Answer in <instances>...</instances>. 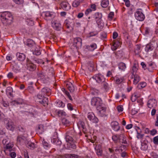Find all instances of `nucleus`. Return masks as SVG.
<instances>
[{
	"label": "nucleus",
	"instance_id": "a211bd4d",
	"mask_svg": "<svg viewBox=\"0 0 158 158\" xmlns=\"http://www.w3.org/2000/svg\"><path fill=\"white\" fill-rule=\"evenodd\" d=\"M26 140V138L22 135H19L17 139V143L20 144L24 143Z\"/></svg>",
	"mask_w": 158,
	"mask_h": 158
},
{
	"label": "nucleus",
	"instance_id": "4d7b16f0",
	"mask_svg": "<svg viewBox=\"0 0 158 158\" xmlns=\"http://www.w3.org/2000/svg\"><path fill=\"white\" fill-rule=\"evenodd\" d=\"M114 15V13L113 12H110L108 15V18L110 20H111L113 18Z\"/></svg>",
	"mask_w": 158,
	"mask_h": 158
},
{
	"label": "nucleus",
	"instance_id": "603ef678",
	"mask_svg": "<svg viewBox=\"0 0 158 158\" xmlns=\"http://www.w3.org/2000/svg\"><path fill=\"white\" fill-rule=\"evenodd\" d=\"M62 122L63 124L64 125H67L69 124V122L65 118H63L62 120Z\"/></svg>",
	"mask_w": 158,
	"mask_h": 158
},
{
	"label": "nucleus",
	"instance_id": "f8f14e48",
	"mask_svg": "<svg viewBox=\"0 0 158 158\" xmlns=\"http://www.w3.org/2000/svg\"><path fill=\"white\" fill-rule=\"evenodd\" d=\"M98 111V114L101 116H103L105 115L106 114V108L105 107L100 106H98L97 108Z\"/></svg>",
	"mask_w": 158,
	"mask_h": 158
},
{
	"label": "nucleus",
	"instance_id": "e433bc0d",
	"mask_svg": "<svg viewBox=\"0 0 158 158\" xmlns=\"http://www.w3.org/2000/svg\"><path fill=\"white\" fill-rule=\"evenodd\" d=\"M87 48L90 51H93L97 48V45L95 44H94L87 47Z\"/></svg>",
	"mask_w": 158,
	"mask_h": 158
},
{
	"label": "nucleus",
	"instance_id": "c85d7f7f",
	"mask_svg": "<svg viewBox=\"0 0 158 158\" xmlns=\"http://www.w3.org/2000/svg\"><path fill=\"white\" fill-rule=\"evenodd\" d=\"M134 80L133 81L134 84H136L140 81V78L139 76L137 74H134Z\"/></svg>",
	"mask_w": 158,
	"mask_h": 158
},
{
	"label": "nucleus",
	"instance_id": "a878e982",
	"mask_svg": "<svg viewBox=\"0 0 158 158\" xmlns=\"http://www.w3.org/2000/svg\"><path fill=\"white\" fill-rule=\"evenodd\" d=\"M27 45L30 48L35 47V44L33 40L31 39H28L27 40Z\"/></svg>",
	"mask_w": 158,
	"mask_h": 158
},
{
	"label": "nucleus",
	"instance_id": "b1692460",
	"mask_svg": "<svg viewBox=\"0 0 158 158\" xmlns=\"http://www.w3.org/2000/svg\"><path fill=\"white\" fill-rule=\"evenodd\" d=\"M120 143L124 144H127V142L126 140V138L123 135H121L119 136V139L118 142Z\"/></svg>",
	"mask_w": 158,
	"mask_h": 158
},
{
	"label": "nucleus",
	"instance_id": "9b49d317",
	"mask_svg": "<svg viewBox=\"0 0 158 158\" xmlns=\"http://www.w3.org/2000/svg\"><path fill=\"white\" fill-rule=\"evenodd\" d=\"M52 27L55 30L60 31L62 28V26L60 22L56 20L52 22Z\"/></svg>",
	"mask_w": 158,
	"mask_h": 158
},
{
	"label": "nucleus",
	"instance_id": "f704fd0d",
	"mask_svg": "<svg viewBox=\"0 0 158 158\" xmlns=\"http://www.w3.org/2000/svg\"><path fill=\"white\" fill-rule=\"evenodd\" d=\"M141 129H136L138 135L137 137L138 139L142 138L143 136V134L142 133Z\"/></svg>",
	"mask_w": 158,
	"mask_h": 158
},
{
	"label": "nucleus",
	"instance_id": "20e7f679",
	"mask_svg": "<svg viewBox=\"0 0 158 158\" xmlns=\"http://www.w3.org/2000/svg\"><path fill=\"white\" fill-rule=\"evenodd\" d=\"M135 19L139 21H143L144 18V15L142 12L141 9H138L135 14Z\"/></svg>",
	"mask_w": 158,
	"mask_h": 158
},
{
	"label": "nucleus",
	"instance_id": "79ce46f5",
	"mask_svg": "<svg viewBox=\"0 0 158 158\" xmlns=\"http://www.w3.org/2000/svg\"><path fill=\"white\" fill-rule=\"evenodd\" d=\"M118 134L115 135H113L112 137V139L113 141L115 143H117L118 142V140L119 139V136H117Z\"/></svg>",
	"mask_w": 158,
	"mask_h": 158
},
{
	"label": "nucleus",
	"instance_id": "5701e85b",
	"mask_svg": "<svg viewBox=\"0 0 158 158\" xmlns=\"http://www.w3.org/2000/svg\"><path fill=\"white\" fill-rule=\"evenodd\" d=\"M95 148L97 151L96 153L97 155L98 156H101L102 151L101 149V146L100 145H97L96 146Z\"/></svg>",
	"mask_w": 158,
	"mask_h": 158
},
{
	"label": "nucleus",
	"instance_id": "09e8293b",
	"mask_svg": "<svg viewBox=\"0 0 158 158\" xmlns=\"http://www.w3.org/2000/svg\"><path fill=\"white\" fill-rule=\"evenodd\" d=\"M138 70V68L136 66V64H134V66L132 68V75L134 74V73H135L136 72H137Z\"/></svg>",
	"mask_w": 158,
	"mask_h": 158
},
{
	"label": "nucleus",
	"instance_id": "e2e57ef3",
	"mask_svg": "<svg viewBox=\"0 0 158 158\" xmlns=\"http://www.w3.org/2000/svg\"><path fill=\"white\" fill-rule=\"evenodd\" d=\"M76 155L74 154H66L65 155V156L66 158L70 157V158L71 157H75Z\"/></svg>",
	"mask_w": 158,
	"mask_h": 158
},
{
	"label": "nucleus",
	"instance_id": "6ab92c4d",
	"mask_svg": "<svg viewBox=\"0 0 158 158\" xmlns=\"http://www.w3.org/2000/svg\"><path fill=\"white\" fill-rule=\"evenodd\" d=\"M102 17V15L101 13L97 12L95 14L94 18L98 24L100 22Z\"/></svg>",
	"mask_w": 158,
	"mask_h": 158
},
{
	"label": "nucleus",
	"instance_id": "13d9d810",
	"mask_svg": "<svg viewBox=\"0 0 158 158\" xmlns=\"http://www.w3.org/2000/svg\"><path fill=\"white\" fill-rule=\"evenodd\" d=\"M16 4H20L22 3L23 2V0H13Z\"/></svg>",
	"mask_w": 158,
	"mask_h": 158
},
{
	"label": "nucleus",
	"instance_id": "c756f323",
	"mask_svg": "<svg viewBox=\"0 0 158 158\" xmlns=\"http://www.w3.org/2000/svg\"><path fill=\"white\" fill-rule=\"evenodd\" d=\"M6 128H14L15 126L14 124L11 121H8L6 123Z\"/></svg>",
	"mask_w": 158,
	"mask_h": 158
},
{
	"label": "nucleus",
	"instance_id": "864d4df0",
	"mask_svg": "<svg viewBox=\"0 0 158 158\" xmlns=\"http://www.w3.org/2000/svg\"><path fill=\"white\" fill-rule=\"evenodd\" d=\"M43 144L44 146L45 147V148H48L50 147V145L48 142H46L44 139L43 141Z\"/></svg>",
	"mask_w": 158,
	"mask_h": 158
},
{
	"label": "nucleus",
	"instance_id": "49530a36",
	"mask_svg": "<svg viewBox=\"0 0 158 158\" xmlns=\"http://www.w3.org/2000/svg\"><path fill=\"white\" fill-rule=\"evenodd\" d=\"M153 64L152 63H150L148 64V67L147 69L150 72H152V69L153 67L152 66Z\"/></svg>",
	"mask_w": 158,
	"mask_h": 158
},
{
	"label": "nucleus",
	"instance_id": "473e14b6",
	"mask_svg": "<svg viewBox=\"0 0 158 158\" xmlns=\"http://www.w3.org/2000/svg\"><path fill=\"white\" fill-rule=\"evenodd\" d=\"M33 51V54L36 55H39L41 54V52L40 48L39 47L36 48L34 50L32 49Z\"/></svg>",
	"mask_w": 158,
	"mask_h": 158
},
{
	"label": "nucleus",
	"instance_id": "bb28decb",
	"mask_svg": "<svg viewBox=\"0 0 158 158\" xmlns=\"http://www.w3.org/2000/svg\"><path fill=\"white\" fill-rule=\"evenodd\" d=\"M114 80L116 84H120L123 81L124 78L123 77H114Z\"/></svg>",
	"mask_w": 158,
	"mask_h": 158
},
{
	"label": "nucleus",
	"instance_id": "bf43d9fd",
	"mask_svg": "<svg viewBox=\"0 0 158 158\" xmlns=\"http://www.w3.org/2000/svg\"><path fill=\"white\" fill-rule=\"evenodd\" d=\"M156 131L155 129H153L151 131H150V133L152 135H155L156 133Z\"/></svg>",
	"mask_w": 158,
	"mask_h": 158
},
{
	"label": "nucleus",
	"instance_id": "1a4fd4ad",
	"mask_svg": "<svg viewBox=\"0 0 158 158\" xmlns=\"http://www.w3.org/2000/svg\"><path fill=\"white\" fill-rule=\"evenodd\" d=\"M81 45L82 40L80 38H76L74 39L73 46L76 49L81 47Z\"/></svg>",
	"mask_w": 158,
	"mask_h": 158
},
{
	"label": "nucleus",
	"instance_id": "7ed1b4c3",
	"mask_svg": "<svg viewBox=\"0 0 158 158\" xmlns=\"http://www.w3.org/2000/svg\"><path fill=\"white\" fill-rule=\"evenodd\" d=\"M74 23L75 20L73 19L69 18L65 21L64 23L65 24L67 28L71 30L73 29Z\"/></svg>",
	"mask_w": 158,
	"mask_h": 158
},
{
	"label": "nucleus",
	"instance_id": "3c124183",
	"mask_svg": "<svg viewBox=\"0 0 158 158\" xmlns=\"http://www.w3.org/2000/svg\"><path fill=\"white\" fill-rule=\"evenodd\" d=\"M9 139L7 137L4 138L2 141V143L3 144L5 145L7 143H9Z\"/></svg>",
	"mask_w": 158,
	"mask_h": 158
},
{
	"label": "nucleus",
	"instance_id": "aec40b11",
	"mask_svg": "<svg viewBox=\"0 0 158 158\" xmlns=\"http://www.w3.org/2000/svg\"><path fill=\"white\" fill-rule=\"evenodd\" d=\"M61 6L62 8L64 10H68L70 8V5L66 2H62L61 4Z\"/></svg>",
	"mask_w": 158,
	"mask_h": 158
},
{
	"label": "nucleus",
	"instance_id": "f03ea898",
	"mask_svg": "<svg viewBox=\"0 0 158 158\" xmlns=\"http://www.w3.org/2000/svg\"><path fill=\"white\" fill-rule=\"evenodd\" d=\"M1 17L2 22L6 24H10L13 19L11 14L8 12L2 13L1 15Z\"/></svg>",
	"mask_w": 158,
	"mask_h": 158
},
{
	"label": "nucleus",
	"instance_id": "de8ad7c7",
	"mask_svg": "<svg viewBox=\"0 0 158 158\" xmlns=\"http://www.w3.org/2000/svg\"><path fill=\"white\" fill-rule=\"evenodd\" d=\"M34 60L35 62L37 63L38 64L42 63L43 64H44V62L41 59L35 58Z\"/></svg>",
	"mask_w": 158,
	"mask_h": 158
},
{
	"label": "nucleus",
	"instance_id": "2f4dec72",
	"mask_svg": "<svg viewBox=\"0 0 158 158\" xmlns=\"http://www.w3.org/2000/svg\"><path fill=\"white\" fill-rule=\"evenodd\" d=\"M111 127L114 128H119L120 127L117 121H113L111 123Z\"/></svg>",
	"mask_w": 158,
	"mask_h": 158
},
{
	"label": "nucleus",
	"instance_id": "37998d69",
	"mask_svg": "<svg viewBox=\"0 0 158 158\" xmlns=\"http://www.w3.org/2000/svg\"><path fill=\"white\" fill-rule=\"evenodd\" d=\"M118 67L119 69L124 70L126 68V65L123 63H120L118 65Z\"/></svg>",
	"mask_w": 158,
	"mask_h": 158
},
{
	"label": "nucleus",
	"instance_id": "ddd939ff",
	"mask_svg": "<svg viewBox=\"0 0 158 158\" xmlns=\"http://www.w3.org/2000/svg\"><path fill=\"white\" fill-rule=\"evenodd\" d=\"M147 106L150 108H155L157 106V102L155 99H151L148 101Z\"/></svg>",
	"mask_w": 158,
	"mask_h": 158
},
{
	"label": "nucleus",
	"instance_id": "4be33fe9",
	"mask_svg": "<svg viewBox=\"0 0 158 158\" xmlns=\"http://www.w3.org/2000/svg\"><path fill=\"white\" fill-rule=\"evenodd\" d=\"M148 142L147 140H144L141 143V149L142 150L145 151L147 150L148 148Z\"/></svg>",
	"mask_w": 158,
	"mask_h": 158
},
{
	"label": "nucleus",
	"instance_id": "58836bf2",
	"mask_svg": "<svg viewBox=\"0 0 158 158\" xmlns=\"http://www.w3.org/2000/svg\"><path fill=\"white\" fill-rule=\"evenodd\" d=\"M12 89L11 87H8L6 90V94L8 95H10L11 96L12 95Z\"/></svg>",
	"mask_w": 158,
	"mask_h": 158
},
{
	"label": "nucleus",
	"instance_id": "9d476101",
	"mask_svg": "<svg viewBox=\"0 0 158 158\" xmlns=\"http://www.w3.org/2000/svg\"><path fill=\"white\" fill-rule=\"evenodd\" d=\"M87 118L91 122L93 123H97L98 122V118L95 117L93 113H89L87 115Z\"/></svg>",
	"mask_w": 158,
	"mask_h": 158
},
{
	"label": "nucleus",
	"instance_id": "ea45409f",
	"mask_svg": "<svg viewBox=\"0 0 158 158\" xmlns=\"http://www.w3.org/2000/svg\"><path fill=\"white\" fill-rule=\"evenodd\" d=\"M115 131L118 132V133L116 134V135L118 134L117 136H119L121 135H123L124 133V131L123 129H115Z\"/></svg>",
	"mask_w": 158,
	"mask_h": 158
},
{
	"label": "nucleus",
	"instance_id": "4468645a",
	"mask_svg": "<svg viewBox=\"0 0 158 158\" xmlns=\"http://www.w3.org/2000/svg\"><path fill=\"white\" fill-rule=\"evenodd\" d=\"M58 138V133L57 131L56 130L54 133V135L51 139V141L52 142L57 145H60L61 144V142L60 141H59Z\"/></svg>",
	"mask_w": 158,
	"mask_h": 158
},
{
	"label": "nucleus",
	"instance_id": "72a5a7b5",
	"mask_svg": "<svg viewBox=\"0 0 158 158\" xmlns=\"http://www.w3.org/2000/svg\"><path fill=\"white\" fill-rule=\"evenodd\" d=\"M109 4L108 0H102L101 5L103 7L106 8L108 6Z\"/></svg>",
	"mask_w": 158,
	"mask_h": 158
},
{
	"label": "nucleus",
	"instance_id": "c03bdc74",
	"mask_svg": "<svg viewBox=\"0 0 158 158\" xmlns=\"http://www.w3.org/2000/svg\"><path fill=\"white\" fill-rule=\"evenodd\" d=\"M23 102V100L22 99H18L16 100L12 101V103L16 104H22Z\"/></svg>",
	"mask_w": 158,
	"mask_h": 158
},
{
	"label": "nucleus",
	"instance_id": "0eeeda50",
	"mask_svg": "<svg viewBox=\"0 0 158 158\" xmlns=\"http://www.w3.org/2000/svg\"><path fill=\"white\" fill-rule=\"evenodd\" d=\"M44 16V19L46 20H50L54 18L55 16V13L53 12L49 11H46L43 13Z\"/></svg>",
	"mask_w": 158,
	"mask_h": 158
},
{
	"label": "nucleus",
	"instance_id": "4c0bfd02",
	"mask_svg": "<svg viewBox=\"0 0 158 158\" xmlns=\"http://www.w3.org/2000/svg\"><path fill=\"white\" fill-rule=\"evenodd\" d=\"M78 128H84L85 123L84 122L80 121L77 123Z\"/></svg>",
	"mask_w": 158,
	"mask_h": 158
},
{
	"label": "nucleus",
	"instance_id": "5fc2aeb1",
	"mask_svg": "<svg viewBox=\"0 0 158 158\" xmlns=\"http://www.w3.org/2000/svg\"><path fill=\"white\" fill-rule=\"evenodd\" d=\"M28 25L30 26H32L34 25L33 21L30 19H27L26 20Z\"/></svg>",
	"mask_w": 158,
	"mask_h": 158
},
{
	"label": "nucleus",
	"instance_id": "680f3d73",
	"mask_svg": "<svg viewBox=\"0 0 158 158\" xmlns=\"http://www.w3.org/2000/svg\"><path fill=\"white\" fill-rule=\"evenodd\" d=\"M117 109L118 111L119 112L122 111L123 110L122 106L120 105L118 106L117 107Z\"/></svg>",
	"mask_w": 158,
	"mask_h": 158
},
{
	"label": "nucleus",
	"instance_id": "69168bd1",
	"mask_svg": "<svg viewBox=\"0 0 158 158\" xmlns=\"http://www.w3.org/2000/svg\"><path fill=\"white\" fill-rule=\"evenodd\" d=\"M10 154L12 158H15L16 156V153L14 152H10Z\"/></svg>",
	"mask_w": 158,
	"mask_h": 158
},
{
	"label": "nucleus",
	"instance_id": "a19ab883",
	"mask_svg": "<svg viewBox=\"0 0 158 158\" xmlns=\"http://www.w3.org/2000/svg\"><path fill=\"white\" fill-rule=\"evenodd\" d=\"M56 113L59 117L65 116L66 115V114L65 112L63 110H61L58 111L56 112Z\"/></svg>",
	"mask_w": 158,
	"mask_h": 158
},
{
	"label": "nucleus",
	"instance_id": "a18cd8bd",
	"mask_svg": "<svg viewBox=\"0 0 158 158\" xmlns=\"http://www.w3.org/2000/svg\"><path fill=\"white\" fill-rule=\"evenodd\" d=\"M140 46L137 45L135 47V50L134 51V52H135V54H138L140 53Z\"/></svg>",
	"mask_w": 158,
	"mask_h": 158
},
{
	"label": "nucleus",
	"instance_id": "39448f33",
	"mask_svg": "<svg viewBox=\"0 0 158 158\" xmlns=\"http://www.w3.org/2000/svg\"><path fill=\"white\" fill-rule=\"evenodd\" d=\"M102 100L98 97L93 98L91 101V104L92 106H96V108L100 106L102 104Z\"/></svg>",
	"mask_w": 158,
	"mask_h": 158
},
{
	"label": "nucleus",
	"instance_id": "8fccbe9b",
	"mask_svg": "<svg viewBox=\"0 0 158 158\" xmlns=\"http://www.w3.org/2000/svg\"><path fill=\"white\" fill-rule=\"evenodd\" d=\"M90 129H82L83 131L85 134H87V135H86V136H88V135H89L91 134V132L89 131Z\"/></svg>",
	"mask_w": 158,
	"mask_h": 158
},
{
	"label": "nucleus",
	"instance_id": "423d86ee",
	"mask_svg": "<svg viewBox=\"0 0 158 158\" xmlns=\"http://www.w3.org/2000/svg\"><path fill=\"white\" fill-rule=\"evenodd\" d=\"M75 134V131L73 129L71 130L70 132H67L65 137L66 141L70 143L71 142H73V139L72 135Z\"/></svg>",
	"mask_w": 158,
	"mask_h": 158
},
{
	"label": "nucleus",
	"instance_id": "6e6d98bb",
	"mask_svg": "<svg viewBox=\"0 0 158 158\" xmlns=\"http://www.w3.org/2000/svg\"><path fill=\"white\" fill-rule=\"evenodd\" d=\"M153 141L155 144L158 145V136H157L153 138Z\"/></svg>",
	"mask_w": 158,
	"mask_h": 158
},
{
	"label": "nucleus",
	"instance_id": "7c9ffc66",
	"mask_svg": "<svg viewBox=\"0 0 158 158\" xmlns=\"http://www.w3.org/2000/svg\"><path fill=\"white\" fill-rule=\"evenodd\" d=\"M84 0H75L73 3L72 5L73 7H77L80 4V3L82 2Z\"/></svg>",
	"mask_w": 158,
	"mask_h": 158
},
{
	"label": "nucleus",
	"instance_id": "cd10ccee",
	"mask_svg": "<svg viewBox=\"0 0 158 158\" xmlns=\"http://www.w3.org/2000/svg\"><path fill=\"white\" fill-rule=\"evenodd\" d=\"M67 86L70 92H73L74 90V85L71 83L68 82L67 84Z\"/></svg>",
	"mask_w": 158,
	"mask_h": 158
},
{
	"label": "nucleus",
	"instance_id": "052dcab7",
	"mask_svg": "<svg viewBox=\"0 0 158 158\" xmlns=\"http://www.w3.org/2000/svg\"><path fill=\"white\" fill-rule=\"evenodd\" d=\"M67 107L69 110H73V108L72 105L70 103L67 104Z\"/></svg>",
	"mask_w": 158,
	"mask_h": 158
},
{
	"label": "nucleus",
	"instance_id": "2eb2a0df",
	"mask_svg": "<svg viewBox=\"0 0 158 158\" xmlns=\"http://www.w3.org/2000/svg\"><path fill=\"white\" fill-rule=\"evenodd\" d=\"M156 46H157L156 43L155 44V43L154 44L152 43L146 45L145 50L146 52H148L153 50Z\"/></svg>",
	"mask_w": 158,
	"mask_h": 158
},
{
	"label": "nucleus",
	"instance_id": "c9c22d12",
	"mask_svg": "<svg viewBox=\"0 0 158 158\" xmlns=\"http://www.w3.org/2000/svg\"><path fill=\"white\" fill-rule=\"evenodd\" d=\"M26 146L31 149H33L35 147L34 143L31 142H28L27 143Z\"/></svg>",
	"mask_w": 158,
	"mask_h": 158
},
{
	"label": "nucleus",
	"instance_id": "393cba45",
	"mask_svg": "<svg viewBox=\"0 0 158 158\" xmlns=\"http://www.w3.org/2000/svg\"><path fill=\"white\" fill-rule=\"evenodd\" d=\"M20 64L17 63L14 66L13 70L16 73H17L20 71Z\"/></svg>",
	"mask_w": 158,
	"mask_h": 158
},
{
	"label": "nucleus",
	"instance_id": "412c9836",
	"mask_svg": "<svg viewBox=\"0 0 158 158\" xmlns=\"http://www.w3.org/2000/svg\"><path fill=\"white\" fill-rule=\"evenodd\" d=\"M16 56L18 60L19 61H23L25 59V56L23 53H17Z\"/></svg>",
	"mask_w": 158,
	"mask_h": 158
},
{
	"label": "nucleus",
	"instance_id": "338daca9",
	"mask_svg": "<svg viewBox=\"0 0 158 158\" xmlns=\"http://www.w3.org/2000/svg\"><path fill=\"white\" fill-rule=\"evenodd\" d=\"M140 85L142 88L145 87L147 85L146 83L145 82H142L140 83Z\"/></svg>",
	"mask_w": 158,
	"mask_h": 158
},
{
	"label": "nucleus",
	"instance_id": "f3484780",
	"mask_svg": "<svg viewBox=\"0 0 158 158\" xmlns=\"http://www.w3.org/2000/svg\"><path fill=\"white\" fill-rule=\"evenodd\" d=\"M14 145V144L12 142H9L6 144V146L4 147L5 150L4 152L6 154V152L7 151H9L10 152L12 150V148Z\"/></svg>",
	"mask_w": 158,
	"mask_h": 158
},
{
	"label": "nucleus",
	"instance_id": "6e6552de",
	"mask_svg": "<svg viewBox=\"0 0 158 158\" xmlns=\"http://www.w3.org/2000/svg\"><path fill=\"white\" fill-rule=\"evenodd\" d=\"M93 78L96 80L97 82L99 83L102 84L105 80L103 76L100 74H97L93 77Z\"/></svg>",
	"mask_w": 158,
	"mask_h": 158
},
{
	"label": "nucleus",
	"instance_id": "774afa93",
	"mask_svg": "<svg viewBox=\"0 0 158 158\" xmlns=\"http://www.w3.org/2000/svg\"><path fill=\"white\" fill-rule=\"evenodd\" d=\"M24 156L25 158H29L28 152L26 150L24 152Z\"/></svg>",
	"mask_w": 158,
	"mask_h": 158
},
{
	"label": "nucleus",
	"instance_id": "dca6fc26",
	"mask_svg": "<svg viewBox=\"0 0 158 158\" xmlns=\"http://www.w3.org/2000/svg\"><path fill=\"white\" fill-rule=\"evenodd\" d=\"M27 66L28 69L31 71L35 70L36 69V66L28 59H27Z\"/></svg>",
	"mask_w": 158,
	"mask_h": 158
},
{
	"label": "nucleus",
	"instance_id": "0e129e2a",
	"mask_svg": "<svg viewBox=\"0 0 158 158\" xmlns=\"http://www.w3.org/2000/svg\"><path fill=\"white\" fill-rule=\"evenodd\" d=\"M3 106L5 107H7L9 106V104L8 102L5 101H3L2 103Z\"/></svg>",
	"mask_w": 158,
	"mask_h": 158
},
{
	"label": "nucleus",
	"instance_id": "f257e3e1",
	"mask_svg": "<svg viewBox=\"0 0 158 158\" xmlns=\"http://www.w3.org/2000/svg\"><path fill=\"white\" fill-rule=\"evenodd\" d=\"M51 90L48 88H44L41 90V92L37 95L38 98L41 101L39 102L43 104L44 106L48 104V99L45 96L47 95L49 96L51 94Z\"/></svg>",
	"mask_w": 158,
	"mask_h": 158
}]
</instances>
